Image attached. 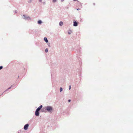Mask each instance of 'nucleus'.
I'll use <instances>...</instances> for the list:
<instances>
[{"label":"nucleus","mask_w":133,"mask_h":133,"mask_svg":"<svg viewBox=\"0 0 133 133\" xmlns=\"http://www.w3.org/2000/svg\"><path fill=\"white\" fill-rule=\"evenodd\" d=\"M46 109L47 110L49 111H50L52 110V107L50 106H48L46 108Z\"/></svg>","instance_id":"obj_1"},{"label":"nucleus","mask_w":133,"mask_h":133,"mask_svg":"<svg viewBox=\"0 0 133 133\" xmlns=\"http://www.w3.org/2000/svg\"><path fill=\"white\" fill-rule=\"evenodd\" d=\"M29 126V124H27L25 125L24 127V129L25 130H26L28 129V127Z\"/></svg>","instance_id":"obj_2"},{"label":"nucleus","mask_w":133,"mask_h":133,"mask_svg":"<svg viewBox=\"0 0 133 133\" xmlns=\"http://www.w3.org/2000/svg\"><path fill=\"white\" fill-rule=\"evenodd\" d=\"M39 111H38L37 110H36V111L35 114V115L37 116H38L39 115Z\"/></svg>","instance_id":"obj_3"},{"label":"nucleus","mask_w":133,"mask_h":133,"mask_svg":"<svg viewBox=\"0 0 133 133\" xmlns=\"http://www.w3.org/2000/svg\"><path fill=\"white\" fill-rule=\"evenodd\" d=\"M42 105H41L39 106L38 108L36 109L37 110L39 111L42 108Z\"/></svg>","instance_id":"obj_4"},{"label":"nucleus","mask_w":133,"mask_h":133,"mask_svg":"<svg viewBox=\"0 0 133 133\" xmlns=\"http://www.w3.org/2000/svg\"><path fill=\"white\" fill-rule=\"evenodd\" d=\"M74 26H77V23L76 22H74Z\"/></svg>","instance_id":"obj_5"},{"label":"nucleus","mask_w":133,"mask_h":133,"mask_svg":"<svg viewBox=\"0 0 133 133\" xmlns=\"http://www.w3.org/2000/svg\"><path fill=\"white\" fill-rule=\"evenodd\" d=\"M44 40L46 43L48 42V41L46 37H45L44 38Z\"/></svg>","instance_id":"obj_6"},{"label":"nucleus","mask_w":133,"mask_h":133,"mask_svg":"<svg viewBox=\"0 0 133 133\" xmlns=\"http://www.w3.org/2000/svg\"><path fill=\"white\" fill-rule=\"evenodd\" d=\"M63 24V22H60L59 23V25L60 26H62Z\"/></svg>","instance_id":"obj_7"},{"label":"nucleus","mask_w":133,"mask_h":133,"mask_svg":"<svg viewBox=\"0 0 133 133\" xmlns=\"http://www.w3.org/2000/svg\"><path fill=\"white\" fill-rule=\"evenodd\" d=\"M42 22L41 20H39L38 22V24H41L42 23Z\"/></svg>","instance_id":"obj_8"},{"label":"nucleus","mask_w":133,"mask_h":133,"mask_svg":"<svg viewBox=\"0 0 133 133\" xmlns=\"http://www.w3.org/2000/svg\"><path fill=\"white\" fill-rule=\"evenodd\" d=\"M45 51L46 52H47L48 51V49L47 48H46L45 50Z\"/></svg>","instance_id":"obj_9"},{"label":"nucleus","mask_w":133,"mask_h":133,"mask_svg":"<svg viewBox=\"0 0 133 133\" xmlns=\"http://www.w3.org/2000/svg\"><path fill=\"white\" fill-rule=\"evenodd\" d=\"M63 89L61 87L60 88V92H61L62 91Z\"/></svg>","instance_id":"obj_10"},{"label":"nucleus","mask_w":133,"mask_h":133,"mask_svg":"<svg viewBox=\"0 0 133 133\" xmlns=\"http://www.w3.org/2000/svg\"><path fill=\"white\" fill-rule=\"evenodd\" d=\"M53 2H56V0H53Z\"/></svg>","instance_id":"obj_11"},{"label":"nucleus","mask_w":133,"mask_h":133,"mask_svg":"<svg viewBox=\"0 0 133 133\" xmlns=\"http://www.w3.org/2000/svg\"><path fill=\"white\" fill-rule=\"evenodd\" d=\"M92 5L93 6H95V3H93Z\"/></svg>","instance_id":"obj_12"},{"label":"nucleus","mask_w":133,"mask_h":133,"mask_svg":"<svg viewBox=\"0 0 133 133\" xmlns=\"http://www.w3.org/2000/svg\"><path fill=\"white\" fill-rule=\"evenodd\" d=\"M3 68V67L2 66H0V70L2 69Z\"/></svg>","instance_id":"obj_13"},{"label":"nucleus","mask_w":133,"mask_h":133,"mask_svg":"<svg viewBox=\"0 0 133 133\" xmlns=\"http://www.w3.org/2000/svg\"><path fill=\"white\" fill-rule=\"evenodd\" d=\"M71 86L70 85L69 87V90H70L71 89Z\"/></svg>","instance_id":"obj_14"},{"label":"nucleus","mask_w":133,"mask_h":133,"mask_svg":"<svg viewBox=\"0 0 133 133\" xmlns=\"http://www.w3.org/2000/svg\"><path fill=\"white\" fill-rule=\"evenodd\" d=\"M68 101L69 102H70V101H71V100H70L69 99V100H68Z\"/></svg>","instance_id":"obj_15"},{"label":"nucleus","mask_w":133,"mask_h":133,"mask_svg":"<svg viewBox=\"0 0 133 133\" xmlns=\"http://www.w3.org/2000/svg\"><path fill=\"white\" fill-rule=\"evenodd\" d=\"M77 10H80V9H77Z\"/></svg>","instance_id":"obj_16"},{"label":"nucleus","mask_w":133,"mask_h":133,"mask_svg":"<svg viewBox=\"0 0 133 133\" xmlns=\"http://www.w3.org/2000/svg\"><path fill=\"white\" fill-rule=\"evenodd\" d=\"M39 2H41L42 1V0H39Z\"/></svg>","instance_id":"obj_17"},{"label":"nucleus","mask_w":133,"mask_h":133,"mask_svg":"<svg viewBox=\"0 0 133 133\" xmlns=\"http://www.w3.org/2000/svg\"><path fill=\"white\" fill-rule=\"evenodd\" d=\"M64 0H61V2H63L64 1Z\"/></svg>","instance_id":"obj_18"},{"label":"nucleus","mask_w":133,"mask_h":133,"mask_svg":"<svg viewBox=\"0 0 133 133\" xmlns=\"http://www.w3.org/2000/svg\"><path fill=\"white\" fill-rule=\"evenodd\" d=\"M68 34H70V33L69 32H68Z\"/></svg>","instance_id":"obj_19"},{"label":"nucleus","mask_w":133,"mask_h":133,"mask_svg":"<svg viewBox=\"0 0 133 133\" xmlns=\"http://www.w3.org/2000/svg\"><path fill=\"white\" fill-rule=\"evenodd\" d=\"M74 1H77V0H73Z\"/></svg>","instance_id":"obj_20"},{"label":"nucleus","mask_w":133,"mask_h":133,"mask_svg":"<svg viewBox=\"0 0 133 133\" xmlns=\"http://www.w3.org/2000/svg\"><path fill=\"white\" fill-rule=\"evenodd\" d=\"M28 18H29V19H30V18L29 17H28Z\"/></svg>","instance_id":"obj_21"}]
</instances>
